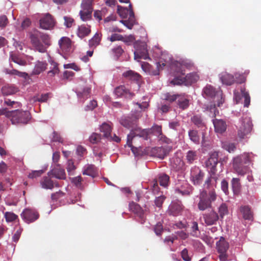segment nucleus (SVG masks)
Masks as SVG:
<instances>
[{
  "mask_svg": "<svg viewBox=\"0 0 261 261\" xmlns=\"http://www.w3.org/2000/svg\"><path fill=\"white\" fill-rule=\"evenodd\" d=\"M219 152L214 151L210 153V158L205 162L206 167L210 174L204 182V186L206 189L211 191L214 190V187L215 186L218 177L216 176L217 169V165L218 163Z\"/></svg>",
  "mask_w": 261,
  "mask_h": 261,
  "instance_id": "obj_1",
  "label": "nucleus"
},
{
  "mask_svg": "<svg viewBox=\"0 0 261 261\" xmlns=\"http://www.w3.org/2000/svg\"><path fill=\"white\" fill-rule=\"evenodd\" d=\"M30 39L33 47L40 53L46 52L47 47L50 45L49 35L37 30L30 33Z\"/></svg>",
  "mask_w": 261,
  "mask_h": 261,
  "instance_id": "obj_2",
  "label": "nucleus"
},
{
  "mask_svg": "<svg viewBox=\"0 0 261 261\" xmlns=\"http://www.w3.org/2000/svg\"><path fill=\"white\" fill-rule=\"evenodd\" d=\"M251 162L250 155L245 153L237 156L233 159V169L238 175L244 176L249 171L248 165Z\"/></svg>",
  "mask_w": 261,
  "mask_h": 261,
  "instance_id": "obj_3",
  "label": "nucleus"
},
{
  "mask_svg": "<svg viewBox=\"0 0 261 261\" xmlns=\"http://www.w3.org/2000/svg\"><path fill=\"white\" fill-rule=\"evenodd\" d=\"M199 201L197 204L198 208L200 211H204L212 207V202L217 198L216 192L213 189L208 192L205 190L200 191L199 195Z\"/></svg>",
  "mask_w": 261,
  "mask_h": 261,
  "instance_id": "obj_4",
  "label": "nucleus"
},
{
  "mask_svg": "<svg viewBox=\"0 0 261 261\" xmlns=\"http://www.w3.org/2000/svg\"><path fill=\"white\" fill-rule=\"evenodd\" d=\"M31 118L29 111L21 110L11 111L10 120L13 124H27Z\"/></svg>",
  "mask_w": 261,
  "mask_h": 261,
  "instance_id": "obj_5",
  "label": "nucleus"
},
{
  "mask_svg": "<svg viewBox=\"0 0 261 261\" xmlns=\"http://www.w3.org/2000/svg\"><path fill=\"white\" fill-rule=\"evenodd\" d=\"M252 123L251 118L247 116H243L240 119V125L238 126V136L241 139L247 137L252 129Z\"/></svg>",
  "mask_w": 261,
  "mask_h": 261,
  "instance_id": "obj_6",
  "label": "nucleus"
},
{
  "mask_svg": "<svg viewBox=\"0 0 261 261\" xmlns=\"http://www.w3.org/2000/svg\"><path fill=\"white\" fill-rule=\"evenodd\" d=\"M175 78L171 81V83L174 85L184 84L186 86L191 85L196 83L199 80V75L196 72L187 74L185 76L181 74L175 75Z\"/></svg>",
  "mask_w": 261,
  "mask_h": 261,
  "instance_id": "obj_7",
  "label": "nucleus"
},
{
  "mask_svg": "<svg viewBox=\"0 0 261 261\" xmlns=\"http://www.w3.org/2000/svg\"><path fill=\"white\" fill-rule=\"evenodd\" d=\"M194 66V63L188 60H183L181 62L174 61L171 65V69L174 72L175 75H184L185 68L191 69Z\"/></svg>",
  "mask_w": 261,
  "mask_h": 261,
  "instance_id": "obj_8",
  "label": "nucleus"
},
{
  "mask_svg": "<svg viewBox=\"0 0 261 261\" xmlns=\"http://www.w3.org/2000/svg\"><path fill=\"white\" fill-rule=\"evenodd\" d=\"M134 48V59L138 60L143 59L144 60L150 59L148 50L147 48V44L145 42L137 41L135 42Z\"/></svg>",
  "mask_w": 261,
  "mask_h": 261,
  "instance_id": "obj_9",
  "label": "nucleus"
},
{
  "mask_svg": "<svg viewBox=\"0 0 261 261\" xmlns=\"http://www.w3.org/2000/svg\"><path fill=\"white\" fill-rule=\"evenodd\" d=\"M150 132V130H148V129H141L140 127H136L134 129H132L129 134L127 135V145L132 147L133 141H134L138 137L142 138L144 140H147Z\"/></svg>",
  "mask_w": 261,
  "mask_h": 261,
  "instance_id": "obj_10",
  "label": "nucleus"
},
{
  "mask_svg": "<svg viewBox=\"0 0 261 261\" xmlns=\"http://www.w3.org/2000/svg\"><path fill=\"white\" fill-rule=\"evenodd\" d=\"M216 248L219 253V258L220 261L228 260V255L227 251L229 248V244L224 238L221 237L219 241L216 243Z\"/></svg>",
  "mask_w": 261,
  "mask_h": 261,
  "instance_id": "obj_11",
  "label": "nucleus"
},
{
  "mask_svg": "<svg viewBox=\"0 0 261 261\" xmlns=\"http://www.w3.org/2000/svg\"><path fill=\"white\" fill-rule=\"evenodd\" d=\"M204 93L207 96L210 97H217L218 101L216 103L214 104V108L217 106V107H221L224 103V99L222 96V93L221 91H216L214 87L211 85L206 86L203 89Z\"/></svg>",
  "mask_w": 261,
  "mask_h": 261,
  "instance_id": "obj_12",
  "label": "nucleus"
},
{
  "mask_svg": "<svg viewBox=\"0 0 261 261\" xmlns=\"http://www.w3.org/2000/svg\"><path fill=\"white\" fill-rule=\"evenodd\" d=\"M204 173L197 166H193L191 169L190 178L194 185H200L204 176Z\"/></svg>",
  "mask_w": 261,
  "mask_h": 261,
  "instance_id": "obj_13",
  "label": "nucleus"
},
{
  "mask_svg": "<svg viewBox=\"0 0 261 261\" xmlns=\"http://www.w3.org/2000/svg\"><path fill=\"white\" fill-rule=\"evenodd\" d=\"M56 21L53 16L49 13H46L39 20L40 28L44 30H51L54 28Z\"/></svg>",
  "mask_w": 261,
  "mask_h": 261,
  "instance_id": "obj_14",
  "label": "nucleus"
},
{
  "mask_svg": "<svg viewBox=\"0 0 261 261\" xmlns=\"http://www.w3.org/2000/svg\"><path fill=\"white\" fill-rule=\"evenodd\" d=\"M22 219L27 223H33L39 217L38 212L34 209L25 208L20 215Z\"/></svg>",
  "mask_w": 261,
  "mask_h": 261,
  "instance_id": "obj_15",
  "label": "nucleus"
},
{
  "mask_svg": "<svg viewBox=\"0 0 261 261\" xmlns=\"http://www.w3.org/2000/svg\"><path fill=\"white\" fill-rule=\"evenodd\" d=\"M140 117V114L133 115L132 117H127L122 118L120 122L122 125L127 128L134 129L137 127L138 120Z\"/></svg>",
  "mask_w": 261,
  "mask_h": 261,
  "instance_id": "obj_16",
  "label": "nucleus"
},
{
  "mask_svg": "<svg viewBox=\"0 0 261 261\" xmlns=\"http://www.w3.org/2000/svg\"><path fill=\"white\" fill-rule=\"evenodd\" d=\"M91 91L90 87L79 85L76 88L75 92L80 101L84 102L90 97Z\"/></svg>",
  "mask_w": 261,
  "mask_h": 261,
  "instance_id": "obj_17",
  "label": "nucleus"
},
{
  "mask_svg": "<svg viewBox=\"0 0 261 261\" xmlns=\"http://www.w3.org/2000/svg\"><path fill=\"white\" fill-rule=\"evenodd\" d=\"M47 175L59 179H65L66 173L64 169L62 168L59 164L50 170Z\"/></svg>",
  "mask_w": 261,
  "mask_h": 261,
  "instance_id": "obj_18",
  "label": "nucleus"
},
{
  "mask_svg": "<svg viewBox=\"0 0 261 261\" xmlns=\"http://www.w3.org/2000/svg\"><path fill=\"white\" fill-rule=\"evenodd\" d=\"M114 93L118 97H124L126 98H132L135 96L134 93L131 92L124 86L122 85L116 87L115 89Z\"/></svg>",
  "mask_w": 261,
  "mask_h": 261,
  "instance_id": "obj_19",
  "label": "nucleus"
},
{
  "mask_svg": "<svg viewBox=\"0 0 261 261\" xmlns=\"http://www.w3.org/2000/svg\"><path fill=\"white\" fill-rule=\"evenodd\" d=\"M203 218L205 223L207 225L215 224L219 220V216L214 211H211L208 213L204 214L203 215Z\"/></svg>",
  "mask_w": 261,
  "mask_h": 261,
  "instance_id": "obj_20",
  "label": "nucleus"
},
{
  "mask_svg": "<svg viewBox=\"0 0 261 261\" xmlns=\"http://www.w3.org/2000/svg\"><path fill=\"white\" fill-rule=\"evenodd\" d=\"M59 44L61 50L63 53H68L71 51L72 41L68 37H62L59 41Z\"/></svg>",
  "mask_w": 261,
  "mask_h": 261,
  "instance_id": "obj_21",
  "label": "nucleus"
},
{
  "mask_svg": "<svg viewBox=\"0 0 261 261\" xmlns=\"http://www.w3.org/2000/svg\"><path fill=\"white\" fill-rule=\"evenodd\" d=\"M129 207L130 211L135 213L141 219V223L143 224L145 222L144 211L142 208L137 203L132 202L129 203Z\"/></svg>",
  "mask_w": 261,
  "mask_h": 261,
  "instance_id": "obj_22",
  "label": "nucleus"
},
{
  "mask_svg": "<svg viewBox=\"0 0 261 261\" xmlns=\"http://www.w3.org/2000/svg\"><path fill=\"white\" fill-rule=\"evenodd\" d=\"M182 205L180 202H173L169 205L167 213L170 215L176 216L180 214Z\"/></svg>",
  "mask_w": 261,
  "mask_h": 261,
  "instance_id": "obj_23",
  "label": "nucleus"
},
{
  "mask_svg": "<svg viewBox=\"0 0 261 261\" xmlns=\"http://www.w3.org/2000/svg\"><path fill=\"white\" fill-rule=\"evenodd\" d=\"M168 151L163 147H155L151 148L150 154L151 156L163 159L167 155Z\"/></svg>",
  "mask_w": 261,
  "mask_h": 261,
  "instance_id": "obj_24",
  "label": "nucleus"
},
{
  "mask_svg": "<svg viewBox=\"0 0 261 261\" xmlns=\"http://www.w3.org/2000/svg\"><path fill=\"white\" fill-rule=\"evenodd\" d=\"M193 189L192 186L185 182L180 188L177 187L175 190L176 193L183 196H189L192 193Z\"/></svg>",
  "mask_w": 261,
  "mask_h": 261,
  "instance_id": "obj_25",
  "label": "nucleus"
},
{
  "mask_svg": "<svg viewBox=\"0 0 261 261\" xmlns=\"http://www.w3.org/2000/svg\"><path fill=\"white\" fill-rule=\"evenodd\" d=\"M162 65L164 67L165 66V64L162 63L161 64L160 63H158L156 69L153 70H151V66L146 62H143L141 65V67L145 71L149 72V74L157 75L159 74L160 67H161Z\"/></svg>",
  "mask_w": 261,
  "mask_h": 261,
  "instance_id": "obj_26",
  "label": "nucleus"
},
{
  "mask_svg": "<svg viewBox=\"0 0 261 261\" xmlns=\"http://www.w3.org/2000/svg\"><path fill=\"white\" fill-rule=\"evenodd\" d=\"M213 122L216 133L222 134L226 130L227 125L224 120L215 119L213 120Z\"/></svg>",
  "mask_w": 261,
  "mask_h": 261,
  "instance_id": "obj_27",
  "label": "nucleus"
},
{
  "mask_svg": "<svg viewBox=\"0 0 261 261\" xmlns=\"http://www.w3.org/2000/svg\"><path fill=\"white\" fill-rule=\"evenodd\" d=\"M1 90L4 95L8 96L15 94L19 91V89L14 85L6 84L2 87Z\"/></svg>",
  "mask_w": 261,
  "mask_h": 261,
  "instance_id": "obj_28",
  "label": "nucleus"
},
{
  "mask_svg": "<svg viewBox=\"0 0 261 261\" xmlns=\"http://www.w3.org/2000/svg\"><path fill=\"white\" fill-rule=\"evenodd\" d=\"M83 174L90 176L93 178L96 177L98 174L97 169L94 165L88 164L83 169Z\"/></svg>",
  "mask_w": 261,
  "mask_h": 261,
  "instance_id": "obj_29",
  "label": "nucleus"
},
{
  "mask_svg": "<svg viewBox=\"0 0 261 261\" xmlns=\"http://www.w3.org/2000/svg\"><path fill=\"white\" fill-rule=\"evenodd\" d=\"M91 26L89 25L82 24L79 27L76 34L81 39L88 36L91 33Z\"/></svg>",
  "mask_w": 261,
  "mask_h": 261,
  "instance_id": "obj_30",
  "label": "nucleus"
},
{
  "mask_svg": "<svg viewBox=\"0 0 261 261\" xmlns=\"http://www.w3.org/2000/svg\"><path fill=\"white\" fill-rule=\"evenodd\" d=\"M177 104L179 108L182 110L187 109L189 106V99L185 94H179L177 99Z\"/></svg>",
  "mask_w": 261,
  "mask_h": 261,
  "instance_id": "obj_31",
  "label": "nucleus"
},
{
  "mask_svg": "<svg viewBox=\"0 0 261 261\" xmlns=\"http://www.w3.org/2000/svg\"><path fill=\"white\" fill-rule=\"evenodd\" d=\"M148 130H150V134L152 133L154 135L158 136L160 140L165 142H167L168 139L163 135L161 126L154 125L150 129H148Z\"/></svg>",
  "mask_w": 261,
  "mask_h": 261,
  "instance_id": "obj_32",
  "label": "nucleus"
},
{
  "mask_svg": "<svg viewBox=\"0 0 261 261\" xmlns=\"http://www.w3.org/2000/svg\"><path fill=\"white\" fill-rule=\"evenodd\" d=\"M50 177V176L48 175L42 177L40 182L42 188L51 190L54 188V181L51 179Z\"/></svg>",
  "mask_w": 261,
  "mask_h": 261,
  "instance_id": "obj_33",
  "label": "nucleus"
},
{
  "mask_svg": "<svg viewBox=\"0 0 261 261\" xmlns=\"http://www.w3.org/2000/svg\"><path fill=\"white\" fill-rule=\"evenodd\" d=\"M123 76H124L127 79L134 81L139 84L141 80V76L132 70L127 71L123 73Z\"/></svg>",
  "mask_w": 261,
  "mask_h": 261,
  "instance_id": "obj_34",
  "label": "nucleus"
},
{
  "mask_svg": "<svg viewBox=\"0 0 261 261\" xmlns=\"http://www.w3.org/2000/svg\"><path fill=\"white\" fill-rule=\"evenodd\" d=\"M100 130L103 133V136L107 139L112 134V127L110 124L104 122L100 126Z\"/></svg>",
  "mask_w": 261,
  "mask_h": 261,
  "instance_id": "obj_35",
  "label": "nucleus"
},
{
  "mask_svg": "<svg viewBox=\"0 0 261 261\" xmlns=\"http://www.w3.org/2000/svg\"><path fill=\"white\" fill-rule=\"evenodd\" d=\"M240 211L243 215V217L245 220H252L253 219V214L250 208L248 206H243L240 207Z\"/></svg>",
  "mask_w": 261,
  "mask_h": 261,
  "instance_id": "obj_36",
  "label": "nucleus"
},
{
  "mask_svg": "<svg viewBox=\"0 0 261 261\" xmlns=\"http://www.w3.org/2000/svg\"><path fill=\"white\" fill-rule=\"evenodd\" d=\"M46 62L38 61L35 66L33 73L35 75L39 74L46 69Z\"/></svg>",
  "mask_w": 261,
  "mask_h": 261,
  "instance_id": "obj_37",
  "label": "nucleus"
},
{
  "mask_svg": "<svg viewBox=\"0 0 261 261\" xmlns=\"http://www.w3.org/2000/svg\"><path fill=\"white\" fill-rule=\"evenodd\" d=\"M222 82L226 85H231L235 82L234 76L229 73H225L221 77Z\"/></svg>",
  "mask_w": 261,
  "mask_h": 261,
  "instance_id": "obj_38",
  "label": "nucleus"
},
{
  "mask_svg": "<svg viewBox=\"0 0 261 261\" xmlns=\"http://www.w3.org/2000/svg\"><path fill=\"white\" fill-rule=\"evenodd\" d=\"M100 41L101 36L97 33L89 40V46L94 49L99 44Z\"/></svg>",
  "mask_w": 261,
  "mask_h": 261,
  "instance_id": "obj_39",
  "label": "nucleus"
},
{
  "mask_svg": "<svg viewBox=\"0 0 261 261\" xmlns=\"http://www.w3.org/2000/svg\"><path fill=\"white\" fill-rule=\"evenodd\" d=\"M189 137L191 141L196 144L200 143V136L198 135V131L194 129L190 130L188 132Z\"/></svg>",
  "mask_w": 261,
  "mask_h": 261,
  "instance_id": "obj_40",
  "label": "nucleus"
},
{
  "mask_svg": "<svg viewBox=\"0 0 261 261\" xmlns=\"http://www.w3.org/2000/svg\"><path fill=\"white\" fill-rule=\"evenodd\" d=\"M191 121L198 127L203 128L205 127V123L200 115H196L193 116L191 117Z\"/></svg>",
  "mask_w": 261,
  "mask_h": 261,
  "instance_id": "obj_41",
  "label": "nucleus"
},
{
  "mask_svg": "<svg viewBox=\"0 0 261 261\" xmlns=\"http://www.w3.org/2000/svg\"><path fill=\"white\" fill-rule=\"evenodd\" d=\"M231 187L234 194H238L241 190V183L238 178H233L231 181Z\"/></svg>",
  "mask_w": 261,
  "mask_h": 261,
  "instance_id": "obj_42",
  "label": "nucleus"
},
{
  "mask_svg": "<svg viewBox=\"0 0 261 261\" xmlns=\"http://www.w3.org/2000/svg\"><path fill=\"white\" fill-rule=\"evenodd\" d=\"M249 71H245L243 73H236L234 74L235 82L242 84L245 82L246 80V76L249 74Z\"/></svg>",
  "mask_w": 261,
  "mask_h": 261,
  "instance_id": "obj_43",
  "label": "nucleus"
},
{
  "mask_svg": "<svg viewBox=\"0 0 261 261\" xmlns=\"http://www.w3.org/2000/svg\"><path fill=\"white\" fill-rule=\"evenodd\" d=\"M197 155L196 151L189 150L186 155L187 162L189 164H192L194 161L197 160Z\"/></svg>",
  "mask_w": 261,
  "mask_h": 261,
  "instance_id": "obj_44",
  "label": "nucleus"
},
{
  "mask_svg": "<svg viewBox=\"0 0 261 261\" xmlns=\"http://www.w3.org/2000/svg\"><path fill=\"white\" fill-rule=\"evenodd\" d=\"M241 92L242 96L244 98V106L245 107H248L250 103V97L244 87H241Z\"/></svg>",
  "mask_w": 261,
  "mask_h": 261,
  "instance_id": "obj_45",
  "label": "nucleus"
},
{
  "mask_svg": "<svg viewBox=\"0 0 261 261\" xmlns=\"http://www.w3.org/2000/svg\"><path fill=\"white\" fill-rule=\"evenodd\" d=\"M222 147L229 153L233 152L236 149V144L233 143L228 142H222Z\"/></svg>",
  "mask_w": 261,
  "mask_h": 261,
  "instance_id": "obj_46",
  "label": "nucleus"
},
{
  "mask_svg": "<svg viewBox=\"0 0 261 261\" xmlns=\"http://www.w3.org/2000/svg\"><path fill=\"white\" fill-rule=\"evenodd\" d=\"M179 94H172L171 93H166L163 95V99L172 103L177 100Z\"/></svg>",
  "mask_w": 261,
  "mask_h": 261,
  "instance_id": "obj_47",
  "label": "nucleus"
},
{
  "mask_svg": "<svg viewBox=\"0 0 261 261\" xmlns=\"http://www.w3.org/2000/svg\"><path fill=\"white\" fill-rule=\"evenodd\" d=\"M169 181V176L166 174H161L159 176V182L161 186L166 187Z\"/></svg>",
  "mask_w": 261,
  "mask_h": 261,
  "instance_id": "obj_48",
  "label": "nucleus"
},
{
  "mask_svg": "<svg viewBox=\"0 0 261 261\" xmlns=\"http://www.w3.org/2000/svg\"><path fill=\"white\" fill-rule=\"evenodd\" d=\"M120 22L129 29H132L135 23V16H129L128 20H121Z\"/></svg>",
  "mask_w": 261,
  "mask_h": 261,
  "instance_id": "obj_49",
  "label": "nucleus"
},
{
  "mask_svg": "<svg viewBox=\"0 0 261 261\" xmlns=\"http://www.w3.org/2000/svg\"><path fill=\"white\" fill-rule=\"evenodd\" d=\"M91 10H81L80 12L81 18L83 21H87L91 19L92 17Z\"/></svg>",
  "mask_w": 261,
  "mask_h": 261,
  "instance_id": "obj_50",
  "label": "nucleus"
},
{
  "mask_svg": "<svg viewBox=\"0 0 261 261\" xmlns=\"http://www.w3.org/2000/svg\"><path fill=\"white\" fill-rule=\"evenodd\" d=\"M6 73L9 74L16 75L24 79H26L28 76V74L26 72H20L16 69H7Z\"/></svg>",
  "mask_w": 261,
  "mask_h": 261,
  "instance_id": "obj_51",
  "label": "nucleus"
},
{
  "mask_svg": "<svg viewBox=\"0 0 261 261\" xmlns=\"http://www.w3.org/2000/svg\"><path fill=\"white\" fill-rule=\"evenodd\" d=\"M117 13L123 18H126L129 14L128 9L120 5L117 6Z\"/></svg>",
  "mask_w": 261,
  "mask_h": 261,
  "instance_id": "obj_52",
  "label": "nucleus"
},
{
  "mask_svg": "<svg viewBox=\"0 0 261 261\" xmlns=\"http://www.w3.org/2000/svg\"><path fill=\"white\" fill-rule=\"evenodd\" d=\"M218 212L220 218H223L224 216L227 215L228 212L227 205L224 203H222L219 207Z\"/></svg>",
  "mask_w": 261,
  "mask_h": 261,
  "instance_id": "obj_53",
  "label": "nucleus"
},
{
  "mask_svg": "<svg viewBox=\"0 0 261 261\" xmlns=\"http://www.w3.org/2000/svg\"><path fill=\"white\" fill-rule=\"evenodd\" d=\"M93 1V0H83L81 4L82 10L93 11L92 6Z\"/></svg>",
  "mask_w": 261,
  "mask_h": 261,
  "instance_id": "obj_54",
  "label": "nucleus"
},
{
  "mask_svg": "<svg viewBox=\"0 0 261 261\" xmlns=\"http://www.w3.org/2000/svg\"><path fill=\"white\" fill-rule=\"evenodd\" d=\"M89 141L92 144H96L101 140V135L99 134L93 133L89 137Z\"/></svg>",
  "mask_w": 261,
  "mask_h": 261,
  "instance_id": "obj_55",
  "label": "nucleus"
},
{
  "mask_svg": "<svg viewBox=\"0 0 261 261\" xmlns=\"http://www.w3.org/2000/svg\"><path fill=\"white\" fill-rule=\"evenodd\" d=\"M166 197L164 195H161L159 197H155L154 201L155 205L161 209L162 207V205Z\"/></svg>",
  "mask_w": 261,
  "mask_h": 261,
  "instance_id": "obj_56",
  "label": "nucleus"
},
{
  "mask_svg": "<svg viewBox=\"0 0 261 261\" xmlns=\"http://www.w3.org/2000/svg\"><path fill=\"white\" fill-rule=\"evenodd\" d=\"M112 52L118 59L123 53L124 50L120 46H116L112 49Z\"/></svg>",
  "mask_w": 261,
  "mask_h": 261,
  "instance_id": "obj_57",
  "label": "nucleus"
},
{
  "mask_svg": "<svg viewBox=\"0 0 261 261\" xmlns=\"http://www.w3.org/2000/svg\"><path fill=\"white\" fill-rule=\"evenodd\" d=\"M7 222H13L18 218V216L12 212H7L5 213Z\"/></svg>",
  "mask_w": 261,
  "mask_h": 261,
  "instance_id": "obj_58",
  "label": "nucleus"
},
{
  "mask_svg": "<svg viewBox=\"0 0 261 261\" xmlns=\"http://www.w3.org/2000/svg\"><path fill=\"white\" fill-rule=\"evenodd\" d=\"M192 232L191 234L194 237H198L200 233L198 229V223L196 222H192V225L191 227Z\"/></svg>",
  "mask_w": 261,
  "mask_h": 261,
  "instance_id": "obj_59",
  "label": "nucleus"
},
{
  "mask_svg": "<svg viewBox=\"0 0 261 261\" xmlns=\"http://www.w3.org/2000/svg\"><path fill=\"white\" fill-rule=\"evenodd\" d=\"M43 173V171L42 170L32 171L29 174L28 177L29 178L34 179L40 177Z\"/></svg>",
  "mask_w": 261,
  "mask_h": 261,
  "instance_id": "obj_60",
  "label": "nucleus"
},
{
  "mask_svg": "<svg viewBox=\"0 0 261 261\" xmlns=\"http://www.w3.org/2000/svg\"><path fill=\"white\" fill-rule=\"evenodd\" d=\"M51 64L53 66V69L48 72V74L49 76H54L59 72L58 64L53 61L51 62Z\"/></svg>",
  "mask_w": 261,
  "mask_h": 261,
  "instance_id": "obj_61",
  "label": "nucleus"
},
{
  "mask_svg": "<svg viewBox=\"0 0 261 261\" xmlns=\"http://www.w3.org/2000/svg\"><path fill=\"white\" fill-rule=\"evenodd\" d=\"M82 177L81 176L73 177L71 182L77 187L80 188L82 186Z\"/></svg>",
  "mask_w": 261,
  "mask_h": 261,
  "instance_id": "obj_62",
  "label": "nucleus"
},
{
  "mask_svg": "<svg viewBox=\"0 0 261 261\" xmlns=\"http://www.w3.org/2000/svg\"><path fill=\"white\" fill-rule=\"evenodd\" d=\"M9 22L7 17L5 15L0 16V27L2 28H5Z\"/></svg>",
  "mask_w": 261,
  "mask_h": 261,
  "instance_id": "obj_63",
  "label": "nucleus"
},
{
  "mask_svg": "<svg viewBox=\"0 0 261 261\" xmlns=\"http://www.w3.org/2000/svg\"><path fill=\"white\" fill-rule=\"evenodd\" d=\"M163 230V225L161 222L158 223L154 228V231L156 235H161Z\"/></svg>",
  "mask_w": 261,
  "mask_h": 261,
  "instance_id": "obj_64",
  "label": "nucleus"
}]
</instances>
